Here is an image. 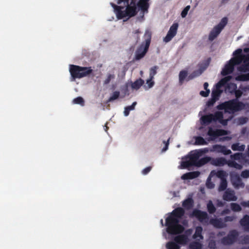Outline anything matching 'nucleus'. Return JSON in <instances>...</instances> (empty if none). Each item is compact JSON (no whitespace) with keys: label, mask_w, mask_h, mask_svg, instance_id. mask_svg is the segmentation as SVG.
<instances>
[{"label":"nucleus","mask_w":249,"mask_h":249,"mask_svg":"<svg viewBox=\"0 0 249 249\" xmlns=\"http://www.w3.org/2000/svg\"><path fill=\"white\" fill-rule=\"evenodd\" d=\"M184 210L178 207L174 210L166 218L165 226L167 227V232L172 235H176L182 233L184 228L179 224V219L181 218L184 214Z\"/></svg>","instance_id":"f257e3e1"},{"label":"nucleus","mask_w":249,"mask_h":249,"mask_svg":"<svg viewBox=\"0 0 249 249\" xmlns=\"http://www.w3.org/2000/svg\"><path fill=\"white\" fill-rule=\"evenodd\" d=\"M122 2L126 7L124 10V6H118L113 3H110L118 19H121L126 17L131 18L137 14L138 11L136 0H117V1L118 4H120Z\"/></svg>","instance_id":"f03ea898"},{"label":"nucleus","mask_w":249,"mask_h":249,"mask_svg":"<svg viewBox=\"0 0 249 249\" xmlns=\"http://www.w3.org/2000/svg\"><path fill=\"white\" fill-rule=\"evenodd\" d=\"M208 150L207 148L204 149V151L201 150L189 157H186L185 159H189V160H183L181 162V166L182 168L185 169L190 167L193 165L197 167H201L209 161L211 162L212 158L210 157H205L199 159V157L202 152H207Z\"/></svg>","instance_id":"7ed1b4c3"},{"label":"nucleus","mask_w":249,"mask_h":249,"mask_svg":"<svg viewBox=\"0 0 249 249\" xmlns=\"http://www.w3.org/2000/svg\"><path fill=\"white\" fill-rule=\"evenodd\" d=\"M245 105L237 99H233L219 104L216 108L218 110H224L225 112L234 113L244 108Z\"/></svg>","instance_id":"20e7f679"},{"label":"nucleus","mask_w":249,"mask_h":249,"mask_svg":"<svg viewBox=\"0 0 249 249\" xmlns=\"http://www.w3.org/2000/svg\"><path fill=\"white\" fill-rule=\"evenodd\" d=\"M69 71L71 75V81L76 79L89 76L93 71L91 67H82L75 65H70Z\"/></svg>","instance_id":"39448f33"},{"label":"nucleus","mask_w":249,"mask_h":249,"mask_svg":"<svg viewBox=\"0 0 249 249\" xmlns=\"http://www.w3.org/2000/svg\"><path fill=\"white\" fill-rule=\"evenodd\" d=\"M144 42L142 43L140 46L138 47L135 52L134 59L136 60H139L143 58L148 50L151 42V33L148 31H146L144 34Z\"/></svg>","instance_id":"423d86ee"},{"label":"nucleus","mask_w":249,"mask_h":249,"mask_svg":"<svg viewBox=\"0 0 249 249\" xmlns=\"http://www.w3.org/2000/svg\"><path fill=\"white\" fill-rule=\"evenodd\" d=\"M228 21V19L227 17L222 18L220 22L215 26L209 33L208 37L209 41H212L218 36L227 24Z\"/></svg>","instance_id":"0eeeda50"},{"label":"nucleus","mask_w":249,"mask_h":249,"mask_svg":"<svg viewBox=\"0 0 249 249\" xmlns=\"http://www.w3.org/2000/svg\"><path fill=\"white\" fill-rule=\"evenodd\" d=\"M238 237L239 232L235 230H232L221 239V242L225 246L231 245L237 241Z\"/></svg>","instance_id":"6e6552de"},{"label":"nucleus","mask_w":249,"mask_h":249,"mask_svg":"<svg viewBox=\"0 0 249 249\" xmlns=\"http://www.w3.org/2000/svg\"><path fill=\"white\" fill-rule=\"evenodd\" d=\"M242 62V59L241 58H231L229 62L226 64L224 68L221 71V74L223 76L227 75L232 72L234 66L236 65L240 64Z\"/></svg>","instance_id":"1a4fd4ad"},{"label":"nucleus","mask_w":249,"mask_h":249,"mask_svg":"<svg viewBox=\"0 0 249 249\" xmlns=\"http://www.w3.org/2000/svg\"><path fill=\"white\" fill-rule=\"evenodd\" d=\"M227 77H225L221 79L215 85L216 89H213L212 92V97L218 100L220 96L222 91L220 89V88L227 81Z\"/></svg>","instance_id":"9d476101"},{"label":"nucleus","mask_w":249,"mask_h":249,"mask_svg":"<svg viewBox=\"0 0 249 249\" xmlns=\"http://www.w3.org/2000/svg\"><path fill=\"white\" fill-rule=\"evenodd\" d=\"M190 216L196 217L200 222L207 221L209 219L208 215L206 212L197 209L194 210Z\"/></svg>","instance_id":"9b49d317"},{"label":"nucleus","mask_w":249,"mask_h":249,"mask_svg":"<svg viewBox=\"0 0 249 249\" xmlns=\"http://www.w3.org/2000/svg\"><path fill=\"white\" fill-rule=\"evenodd\" d=\"M178 24V23H174L170 27L169 31L166 36L164 38L163 40L165 42H168L176 35Z\"/></svg>","instance_id":"f8f14e48"},{"label":"nucleus","mask_w":249,"mask_h":249,"mask_svg":"<svg viewBox=\"0 0 249 249\" xmlns=\"http://www.w3.org/2000/svg\"><path fill=\"white\" fill-rule=\"evenodd\" d=\"M228 134L227 131L224 129L213 130L212 127H209L208 135L212 137V140H214L219 136L226 135Z\"/></svg>","instance_id":"ddd939ff"},{"label":"nucleus","mask_w":249,"mask_h":249,"mask_svg":"<svg viewBox=\"0 0 249 249\" xmlns=\"http://www.w3.org/2000/svg\"><path fill=\"white\" fill-rule=\"evenodd\" d=\"M222 198L223 200L227 201H235L237 199V197L235 195L234 191L230 189H228L225 191L223 195Z\"/></svg>","instance_id":"4468645a"},{"label":"nucleus","mask_w":249,"mask_h":249,"mask_svg":"<svg viewBox=\"0 0 249 249\" xmlns=\"http://www.w3.org/2000/svg\"><path fill=\"white\" fill-rule=\"evenodd\" d=\"M200 121L202 125H208L213 121L216 122L215 113L214 114H209L202 116L200 118Z\"/></svg>","instance_id":"2eb2a0df"},{"label":"nucleus","mask_w":249,"mask_h":249,"mask_svg":"<svg viewBox=\"0 0 249 249\" xmlns=\"http://www.w3.org/2000/svg\"><path fill=\"white\" fill-rule=\"evenodd\" d=\"M150 0H139L136 4L139 8V10H141L143 14L147 13L149 7V1Z\"/></svg>","instance_id":"dca6fc26"},{"label":"nucleus","mask_w":249,"mask_h":249,"mask_svg":"<svg viewBox=\"0 0 249 249\" xmlns=\"http://www.w3.org/2000/svg\"><path fill=\"white\" fill-rule=\"evenodd\" d=\"M174 240V242L179 246L186 245L188 242L189 239L187 235L180 234L175 237Z\"/></svg>","instance_id":"f3484780"},{"label":"nucleus","mask_w":249,"mask_h":249,"mask_svg":"<svg viewBox=\"0 0 249 249\" xmlns=\"http://www.w3.org/2000/svg\"><path fill=\"white\" fill-rule=\"evenodd\" d=\"M228 161H227L224 158H212L211 164L217 166H222L225 164H228Z\"/></svg>","instance_id":"a211bd4d"},{"label":"nucleus","mask_w":249,"mask_h":249,"mask_svg":"<svg viewBox=\"0 0 249 249\" xmlns=\"http://www.w3.org/2000/svg\"><path fill=\"white\" fill-rule=\"evenodd\" d=\"M210 223L217 228H222L226 226V224L221 218H211L210 220Z\"/></svg>","instance_id":"6ab92c4d"},{"label":"nucleus","mask_w":249,"mask_h":249,"mask_svg":"<svg viewBox=\"0 0 249 249\" xmlns=\"http://www.w3.org/2000/svg\"><path fill=\"white\" fill-rule=\"evenodd\" d=\"M231 181L233 185L236 187H244V184L239 176L235 174L231 177Z\"/></svg>","instance_id":"aec40b11"},{"label":"nucleus","mask_w":249,"mask_h":249,"mask_svg":"<svg viewBox=\"0 0 249 249\" xmlns=\"http://www.w3.org/2000/svg\"><path fill=\"white\" fill-rule=\"evenodd\" d=\"M199 175V171L190 172L183 174L181 176V179L184 180L192 179L197 178Z\"/></svg>","instance_id":"412c9836"},{"label":"nucleus","mask_w":249,"mask_h":249,"mask_svg":"<svg viewBox=\"0 0 249 249\" xmlns=\"http://www.w3.org/2000/svg\"><path fill=\"white\" fill-rule=\"evenodd\" d=\"M240 223L245 231H249V215H244L240 220Z\"/></svg>","instance_id":"4be33fe9"},{"label":"nucleus","mask_w":249,"mask_h":249,"mask_svg":"<svg viewBox=\"0 0 249 249\" xmlns=\"http://www.w3.org/2000/svg\"><path fill=\"white\" fill-rule=\"evenodd\" d=\"M215 116L216 117V122L218 121L221 124L223 125H227L228 120L224 119L223 114L221 111H216L215 112Z\"/></svg>","instance_id":"5701e85b"},{"label":"nucleus","mask_w":249,"mask_h":249,"mask_svg":"<svg viewBox=\"0 0 249 249\" xmlns=\"http://www.w3.org/2000/svg\"><path fill=\"white\" fill-rule=\"evenodd\" d=\"M202 231L203 229L201 227L198 226L196 227L195 232L193 236V238L198 241L202 240L203 239V236L202 235Z\"/></svg>","instance_id":"b1692460"},{"label":"nucleus","mask_w":249,"mask_h":249,"mask_svg":"<svg viewBox=\"0 0 249 249\" xmlns=\"http://www.w3.org/2000/svg\"><path fill=\"white\" fill-rule=\"evenodd\" d=\"M182 205L186 210H190L194 206V200L192 198H188L182 202Z\"/></svg>","instance_id":"393cba45"},{"label":"nucleus","mask_w":249,"mask_h":249,"mask_svg":"<svg viewBox=\"0 0 249 249\" xmlns=\"http://www.w3.org/2000/svg\"><path fill=\"white\" fill-rule=\"evenodd\" d=\"M232 86L233 87V89L231 90L230 92L231 93H234L236 97L235 99L238 100L242 96L243 92L240 89H237V86L235 84H232Z\"/></svg>","instance_id":"a878e982"},{"label":"nucleus","mask_w":249,"mask_h":249,"mask_svg":"<svg viewBox=\"0 0 249 249\" xmlns=\"http://www.w3.org/2000/svg\"><path fill=\"white\" fill-rule=\"evenodd\" d=\"M143 84L144 81L142 79L139 78L131 84V88L132 89L137 90L139 89Z\"/></svg>","instance_id":"bb28decb"},{"label":"nucleus","mask_w":249,"mask_h":249,"mask_svg":"<svg viewBox=\"0 0 249 249\" xmlns=\"http://www.w3.org/2000/svg\"><path fill=\"white\" fill-rule=\"evenodd\" d=\"M159 69L157 66H155L152 67L150 70L149 79L147 80V83L151 81L154 79V76L157 73V71Z\"/></svg>","instance_id":"cd10ccee"},{"label":"nucleus","mask_w":249,"mask_h":249,"mask_svg":"<svg viewBox=\"0 0 249 249\" xmlns=\"http://www.w3.org/2000/svg\"><path fill=\"white\" fill-rule=\"evenodd\" d=\"M231 148L233 151H243L245 148V145L244 144L240 145L239 143H235L231 145Z\"/></svg>","instance_id":"c85d7f7f"},{"label":"nucleus","mask_w":249,"mask_h":249,"mask_svg":"<svg viewBox=\"0 0 249 249\" xmlns=\"http://www.w3.org/2000/svg\"><path fill=\"white\" fill-rule=\"evenodd\" d=\"M227 181L226 178H222L220 181L219 186L218 188L219 192H221L225 190L227 187Z\"/></svg>","instance_id":"c756f323"},{"label":"nucleus","mask_w":249,"mask_h":249,"mask_svg":"<svg viewBox=\"0 0 249 249\" xmlns=\"http://www.w3.org/2000/svg\"><path fill=\"white\" fill-rule=\"evenodd\" d=\"M242 61L243 63L238 68V70L242 72L249 71V62Z\"/></svg>","instance_id":"7c9ffc66"},{"label":"nucleus","mask_w":249,"mask_h":249,"mask_svg":"<svg viewBox=\"0 0 249 249\" xmlns=\"http://www.w3.org/2000/svg\"><path fill=\"white\" fill-rule=\"evenodd\" d=\"M190 249H202V245L198 241H193L189 246Z\"/></svg>","instance_id":"2f4dec72"},{"label":"nucleus","mask_w":249,"mask_h":249,"mask_svg":"<svg viewBox=\"0 0 249 249\" xmlns=\"http://www.w3.org/2000/svg\"><path fill=\"white\" fill-rule=\"evenodd\" d=\"M208 142L205 140V139L201 136H197L195 137V142L196 145H207Z\"/></svg>","instance_id":"473e14b6"},{"label":"nucleus","mask_w":249,"mask_h":249,"mask_svg":"<svg viewBox=\"0 0 249 249\" xmlns=\"http://www.w3.org/2000/svg\"><path fill=\"white\" fill-rule=\"evenodd\" d=\"M208 212L210 214L214 213L216 211V208L211 200H209L207 204Z\"/></svg>","instance_id":"72a5a7b5"},{"label":"nucleus","mask_w":249,"mask_h":249,"mask_svg":"<svg viewBox=\"0 0 249 249\" xmlns=\"http://www.w3.org/2000/svg\"><path fill=\"white\" fill-rule=\"evenodd\" d=\"M228 165L229 167H233L238 170H241L243 168V166L241 164H240L233 160H229L228 162Z\"/></svg>","instance_id":"f704fd0d"},{"label":"nucleus","mask_w":249,"mask_h":249,"mask_svg":"<svg viewBox=\"0 0 249 249\" xmlns=\"http://www.w3.org/2000/svg\"><path fill=\"white\" fill-rule=\"evenodd\" d=\"M136 104H137V102H134L132 103V104L131 106L126 107L124 108V115L125 116H127L129 114L130 111L134 109Z\"/></svg>","instance_id":"c9c22d12"},{"label":"nucleus","mask_w":249,"mask_h":249,"mask_svg":"<svg viewBox=\"0 0 249 249\" xmlns=\"http://www.w3.org/2000/svg\"><path fill=\"white\" fill-rule=\"evenodd\" d=\"M167 249H180V246L173 241H169L166 244Z\"/></svg>","instance_id":"e433bc0d"},{"label":"nucleus","mask_w":249,"mask_h":249,"mask_svg":"<svg viewBox=\"0 0 249 249\" xmlns=\"http://www.w3.org/2000/svg\"><path fill=\"white\" fill-rule=\"evenodd\" d=\"M236 79L240 81H247L249 80V73L247 74H241L238 75Z\"/></svg>","instance_id":"4c0bfd02"},{"label":"nucleus","mask_w":249,"mask_h":249,"mask_svg":"<svg viewBox=\"0 0 249 249\" xmlns=\"http://www.w3.org/2000/svg\"><path fill=\"white\" fill-rule=\"evenodd\" d=\"M231 208L233 212H240L242 210L241 207L236 203H231Z\"/></svg>","instance_id":"58836bf2"},{"label":"nucleus","mask_w":249,"mask_h":249,"mask_svg":"<svg viewBox=\"0 0 249 249\" xmlns=\"http://www.w3.org/2000/svg\"><path fill=\"white\" fill-rule=\"evenodd\" d=\"M120 96V92L118 91H115L113 92L112 95L109 98L107 101V103L112 102L119 98Z\"/></svg>","instance_id":"ea45409f"},{"label":"nucleus","mask_w":249,"mask_h":249,"mask_svg":"<svg viewBox=\"0 0 249 249\" xmlns=\"http://www.w3.org/2000/svg\"><path fill=\"white\" fill-rule=\"evenodd\" d=\"M187 76V71H181L179 74V81L180 84H182L185 78Z\"/></svg>","instance_id":"a19ab883"},{"label":"nucleus","mask_w":249,"mask_h":249,"mask_svg":"<svg viewBox=\"0 0 249 249\" xmlns=\"http://www.w3.org/2000/svg\"><path fill=\"white\" fill-rule=\"evenodd\" d=\"M74 104L80 105L82 106H84L85 104V101L83 98L81 97H78L74 98L72 101Z\"/></svg>","instance_id":"79ce46f5"},{"label":"nucleus","mask_w":249,"mask_h":249,"mask_svg":"<svg viewBox=\"0 0 249 249\" xmlns=\"http://www.w3.org/2000/svg\"><path fill=\"white\" fill-rule=\"evenodd\" d=\"M222 149H223L222 145L219 144H215L213 145L212 149H211V151H214L218 153H221Z\"/></svg>","instance_id":"37998d69"},{"label":"nucleus","mask_w":249,"mask_h":249,"mask_svg":"<svg viewBox=\"0 0 249 249\" xmlns=\"http://www.w3.org/2000/svg\"><path fill=\"white\" fill-rule=\"evenodd\" d=\"M239 243L243 245L249 244V235L241 236Z\"/></svg>","instance_id":"c03bdc74"},{"label":"nucleus","mask_w":249,"mask_h":249,"mask_svg":"<svg viewBox=\"0 0 249 249\" xmlns=\"http://www.w3.org/2000/svg\"><path fill=\"white\" fill-rule=\"evenodd\" d=\"M231 158L234 160H240L243 158V155L242 153H236L231 155Z\"/></svg>","instance_id":"a18cd8bd"},{"label":"nucleus","mask_w":249,"mask_h":249,"mask_svg":"<svg viewBox=\"0 0 249 249\" xmlns=\"http://www.w3.org/2000/svg\"><path fill=\"white\" fill-rule=\"evenodd\" d=\"M115 75L114 74H108L107 78L104 81V85L109 84L112 79H114Z\"/></svg>","instance_id":"49530a36"},{"label":"nucleus","mask_w":249,"mask_h":249,"mask_svg":"<svg viewBox=\"0 0 249 249\" xmlns=\"http://www.w3.org/2000/svg\"><path fill=\"white\" fill-rule=\"evenodd\" d=\"M248 118L246 117H241L238 118V122L239 124L242 125L247 123Z\"/></svg>","instance_id":"de8ad7c7"},{"label":"nucleus","mask_w":249,"mask_h":249,"mask_svg":"<svg viewBox=\"0 0 249 249\" xmlns=\"http://www.w3.org/2000/svg\"><path fill=\"white\" fill-rule=\"evenodd\" d=\"M190 8V6L188 5L182 11V12L181 13V16L182 18L186 17Z\"/></svg>","instance_id":"09e8293b"},{"label":"nucleus","mask_w":249,"mask_h":249,"mask_svg":"<svg viewBox=\"0 0 249 249\" xmlns=\"http://www.w3.org/2000/svg\"><path fill=\"white\" fill-rule=\"evenodd\" d=\"M132 33L134 34V37L137 41L140 39L139 35L141 33V32L139 29L134 31Z\"/></svg>","instance_id":"8fccbe9b"},{"label":"nucleus","mask_w":249,"mask_h":249,"mask_svg":"<svg viewBox=\"0 0 249 249\" xmlns=\"http://www.w3.org/2000/svg\"><path fill=\"white\" fill-rule=\"evenodd\" d=\"M241 176L244 178H249V170H245L241 172Z\"/></svg>","instance_id":"3c124183"},{"label":"nucleus","mask_w":249,"mask_h":249,"mask_svg":"<svg viewBox=\"0 0 249 249\" xmlns=\"http://www.w3.org/2000/svg\"><path fill=\"white\" fill-rule=\"evenodd\" d=\"M216 101L217 100L216 99L212 97L210 100H209L208 101V102H207L206 105L208 107L213 106Z\"/></svg>","instance_id":"603ef678"},{"label":"nucleus","mask_w":249,"mask_h":249,"mask_svg":"<svg viewBox=\"0 0 249 249\" xmlns=\"http://www.w3.org/2000/svg\"><path fill=\"white\" fill-rule=\"evenodd\" d=\"M223 149H222L221 153L225 155H228L231 153V151L230 149H228L226 146H223Z\"/></svg>","instance_id":"864d4df0"},{"label":"nucleus","mask_w":249,"mask_h":249,"mask_svg":"<svg viewBox=\"0 0 249 249\" xmlns=\"http://www.w3.org/2000/svg\"><path fill=\"white\" fill-rule=\"evenodd\" d=\"M216 176L217 177L220 178L221 180L222 179V178H225V173L223 171L221 170L217 171L216 173Z\"/></svg>","instance_id":"5fc2aeb1"},{"label":"nucleus","mask_w":249,"mask_h":249,"mask_svg":"<svg viewBox=\"0 0 249 249\" xmlns=\"http://www.w3.org/2000/svg\"><path fill=\"white\" fill-rule=\"evenodd\" d=\"M236 58H241L242 61H245L247 62H249V54L247 55H243L241 56H238L235 57Z\"/></svg>","instance_id":"6e6d98bb"},{"label":"nucleus","mask_w":249,"mask_h":249,"mask_svg":"<svg viewBox=\"0 0 249 249\" xmlns=\"http://www.w3.org/2000/svg\"><path fill=\"white\" fill-rule=\"evenodd\" d=\"M206 186L207 188L209 189H213L214 187V184L212 182L210 181V179L209 178L207 179L206 182Z\"/></svg>","instance_id":"4d7b16f0"},{"label":"nucleus","mask_w":249,"mask_h":249,"mask_svg":"<svg viewBox=\"0 0 249 249\" xmlns=\"http://www.w3.org/2000/svg\"><path fill=\"white\" fill-rule=\"evenodd\" d=\"M235 219V217L234 216H226L224 217V222H231L233 221Z\"/></svg>","instance_id":"13d9d810"},{"label":"nucleus","mask_w":249,"mask_h":249,"mask_svg":"<svg viewBox=\"0 0 249 249\" xmlns=\"http://www.w3.org/2000/svg\"><path fill=\"white\" fill-rule=\"evenodd\" d=\"M151 166L147 167L142 170V173L143 175H146L151 170Z\"/></svg>","instance_id":"bf43d9fd"},{"label":"nucleus","mask_w":249,"mask_h":249,"mask_svg":"<svg viewBox=\"0 0 249 249\" xmlns=\"http://www.w3.org/2000/svg\"><path fill=\"white\" fill-rule=\"evenodd\" d=\"M210 92V90H206V91H201L200 92V95H201L203 97H206L209 96Z\"/></svg>","instance_id":"052dcab7"},{"label":"nucleus","mask_w":249,"mask_h":249,"mask_svg":"<svg viewBox=\"0 0 249 249\" xmlns=\"http://www.w3.org/2000/svg\"><path fill=\"white\" fill-rule=\"evenodd\" d=\"M202 72V71L201 70H199L194 71L192 72V74H193V75L194 76V77L195 78L197 76L200 75L201 74Z\"/></svg>","instance_id":"680f3d73"},{"label":"nucleus","mask_w":249,"mask_h":249,"mask_svg":"<svg viewBox=\"0 0 249 249\" xmlns=\"http://www.w3.org/2000/svg\"><path fill=\"white\" fill-rule=\"evenodd\" d=\"M242 51V50L241 49H238L236 50L234 52L233 55H239V56L242 55L241 54Z\"/></svg>","instance_id":"e2e57ef3"},{"label":"nucleus","mask_w":249,"mask_h":249,"mask_svg":"<svg viewBox=\"0 0 249 249\" xmlns=\"http://www.w3.org/2000/svg\"><path fill=\"white\" fill-rule=\"evenodd\" d=\"M240 204L243 207H249V200L247 201H242Z\"/></svg>","instance_id":"0e129e2a"},{"label":"nucleus","mask_w":249,"mask_h":249,"mask_svg":"<svg viewBox=\"0 0 249 249\" xmlns=\"http://www.w3.org/2000/svg\"><path fill=\"white\" fill-rule=\"evenodd\" d=\"M224 204L225 203L223 201L220 200H217V206L218 207H223L224 206Z\"/></svg>","instance_id":"69168bd1"},{"label":"nucleus","mask_w":249,"mask_h":249,"mask_svg":"<svg viewBox=\"0 0 249 249\" xmlns=\"http://www.w3.org/2000/svg\"><path fill=\"white\" fill-rule=\"evenodd\" d=\"M192 232V229H188L185 231V232L184 234L185 235H187V236L188 235H190Z\"/></svg>","instance_id":"338daca9"},{"label":"nucleus","mask_w":249,"mask_h":249,"mask_svg":"<svg viewBox=\"0 0 249 249\" xmlns=\"http://www.w3.org/2000/svg\"><path fill=\"white\" fill-rule=\"evenodd\" d=\"M230 213V210L228 209H226L223 210L221 212V214H228Z\"/></svg>","instance_id":"774afa93"}]
</instances>
